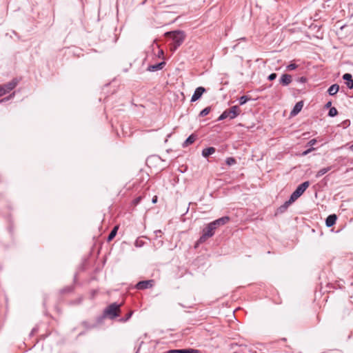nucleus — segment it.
<instances>
[{"label":"nucleus","mask_w":353,"mask_h":353,"mask_svg":"<svg viewBox=\"0 0 353 353\" xmlns=\"http://www.w3.org/2000/svg\"><path fill=\"white\" fill-rule=\"evenodd\" d=\"M166 37H171L172 43L170 45V50L174 52L184 41L185 34L182 30H174L165 33Z\"/></svg>","instance_id":"obj_1"},{"label":"nucleus","mask_w":353,"mask_h":353,"mask_svg":"<svg viewBox=\"0 0 353 353\" xmlns=\"http://www.w3.org/2000/svg\"><path fill=\"white\" fill-rule=\"evenodd\" d=\"M309 181H305L300 184L291 194V201H296L299 197H300L309 187Z\"/></svg>","instance_id":"obj_5"},{"label":"nucleus","mask_w":353,"mask_h":353,"mask_svg":"<svg viewBox=\"0 0 353 353\" xmlns=\"http://www.w3.org/2000/svg\"><path fill=\"white\" fill-rule=\"evenodd\" d=\"M154 285V281L153 279H150V280H145V281H141L139 282H138L136 285H135V288L137 289V290H145V289H149V288H152Z\"/></svg>","instance_id":"obj_7"},{"label":"nucleus","mask_w":353,"mask_h":353,"mask_svg":"<svg viewBox=\"0 0 353 353\" xmlns=\"http://www.w3.org/2000/svg\"><path fill=\"white\" fill-rule=\"evenodd\" d=\"M155 234H156V236H158L159 234H160L161 233V231L160 230H156L154 232Z\"/></svg>","instance_id":"obj_37"},{"label":"nucleus","mask_w":353,"mask_h":353,"mask_svg":"<svg viewBox=\"0 0 353 353\" xmlns=\"http://www.w3.org/2000/svg\"><path fill=\"white\" fill-rule=\"evenodd\" d=\"M157 201V197L155 196L153 199H152V203H155Z\"/></svg>","instance_id":"obj_38"},{"label":"nucleus","mask_w":353,"mask_h":353,"mask_svg":"<svg viewBox=\"0 0 353 353\" xmlns=\"http://www.w3.org/2000/svg\"><path fill=\"white\" fill-rule=\"evenodd\" d=\"M250 99V97H248L246 95H243L239 98V104L241 105L245 104L247 101H248Z\"/></svg>","instance_id":"obj_23"},{"label":"nucleus","mask_w":353,"mask_h":353,"mask_svg":"<svg viewBox=\"0 0 353 353\" xmlns=\"http://www.w3.org/2000/svg\"><path fill=\"white\" fill-rule=\"evenodd\" d=\"M196 139V135L191 134L183 142V147L185 148V147L188 146L189 145L192 144L195 141Z\"/></svg>","instance_id":"obj_16"},{"label":"nucleus","mask_w":353,"mask_h":353,"mask_svg":"<svg viewBox=\"0 0 353 353\" xmlns=\"http://www.w3.org/2000/svg\"><path fill=\"white\" fill-rule=\"evenodd\" d=\"M350 150L353 151V144L350 146Z\"/></svg>","instance_id":"obj_39"},{"label":"nucleus","mask_w":353,"mask_h":353,"mask_svg":"<svg viewBox=\"0 0 353 353\" xmlns=\"http://www.w3.org/2000/svg\"><path fill=\"white\" fill-rule=\"evenodd\" d=\"M294 201H291V197H290L288 201H285L282 205H281L278 208V211L280 213L284 212L288 209V208L290 206V205H291Z\"/></svg>","instance_id":"obj_17"},{"label":"nucleus","mask_w":353,"mask_h":353,"mask_svg":"<svg viewBox=\"0 0 353 353\" xmlns=\"http://www.w3.org/2000/svg\"><path fill=\"white\" fill-rule=\"evenodd\" d=\"M141 199H142L141 196H138L137 198L134 199V201H133L134 205H138L140 203V201H141Z\"/></svg>","instance_id":"obj_29"},{"label":"nucleus","mask_w":353,"mask_h":353,"mask_svg":"<svg viewBox=\"0 0 353 353\" xmlns=\"http://www.w3.org/2000/svg\"><path fill=\"white\" fill-rule=\"evenodd\" d=\"M70 288L67 290V291H70ZM64 291H66V290H64Z\"/></svg>","instance_id":"obj_43"},{"label":"nucleus","mask_w":353,"mask_h":353,"mask_svg":"<svg viewBox=\"0 0 353 353\" xmlns=\"http://www.w3.org/2000/svg\"><path fill=\"white\" fill-rule=\"evenodd\" d=\"M303 106V101H299L296 103L293 108V110L291 112V114L296 115L302 109Z\"/></svg>","instance_id":"obj_15"},{"label":"nucleus","mask_w":353,"mask_h":353,"mask_svg":"<svg viewBox=\"0 0 353 353\" xmlns=\"http://www.w3.org/2000/svg\"><path fill=\"white\" fill-rule=\"evenodd\" d=\"M241 112V110L238 105H234L229 109L225 110L218 118V121H222L227 118L230 119H234Z\"/></svg>","instance_id":"obj_2"},{"label":"nucleus","mask_w":353,"mask_h":353,"mask_svg":"<svg viewBox=\"0 0 353 353\" xmlns=\"http://www.w3.org/2000/svg\"><path fill=\"white\" fill-rule=\"evenodd\" d=\"M82 325H83L85 327H86V328H92V327H94V326H90V325H88V323L86 321H83V322L82 323Z\"/></svg>","instance_id":"obj_33"},{"label":"nucleus","mask_w":353,"mask_h":353,"mask_svg":"<svg viewBox=\"0 0 353 353\" xmlns=\"http://www.w3.org/2000/svg\"><path fill=\"white\" fill-rule=\"evenodd\" d=\"M216 229L211 226V223L207 225V226L203 230V233L201 237L199 239V243H202L205 242L208 239L212 237Z\"/></svg>","instance_id":"obj_4"},{"label":"nucleus","mask_w":353,"mask_h":353,"mask_svg":"<svg viewBox=\"0 0 353 353\" xmlns=\"http://www.w3.org/2000/svg\"><path fill=\"white\" fill-rule=\"evenodd\" d=\"M298 65L295 63H290L287 66V69L289 70H295Z\"/></svg>","instance_id":"obj_27"},{"label":"nucleus","mask_w":353,"mask_h":353,"mask_svg":"<svg viewBox=\"0 0 353 353\" xmlns=\"http://www.w3.org/2000/svg\"><path fill=\"white\" fill-rule=\"evenodd\" d=\"M307 81V79L304 77H301V78H299L298 79V81L300 82V83H305Z\"/></svg>","instance_id":"obj_32"},{"label":"nucleus","mask_w":353,"mask_h":353,"mask_svg":"<svg viewBox=\"0 0 353 353\" xmlns=\"http://www.w3.org/2000/svg\"><path fill=\"white\" fill-rule=\"evenodd\" d=\"M314 150V148H313L306 150L305 151L303 152L302 156H306L307 154H308L310 152L313 151Z\"/></svg>","instance_id":"obj_30"},{"label":"nucleus","mask_w":353,"mask_h":353,"mask_svg":"<svg viewBox=\"0 0 353 353\" xmlns=\"http://www.w3.org/2000/svg\"><path fill=\"white\" fill-rule=\"evenodd\" d=\"M236 159L234 157H228L225 160V163L228 165H232L236 163Z\"/></svg>","instance_id":"obj_25"},{"label":"nucleus","mask_w":353,"mask_h":353,"mask_svg":"<svg viewBox=\"0 0 353 353\" xmlns=\"http://www.w3.org/2000/svg\"><path fill=\"white\" fill-rule=\"evenodd\" d=\"M336 219L337 216L336 214H333L329 215L325 220L326 226L328 228L333 226L336 223Z\"/></svg>","instance_id":"obj_13"},{"label":"nucleus","mask_w":353,"mask_h":353,"mask_svg":"<svg viewBox=\"0 0 353 353\" xmlns=\"http://www.w3.org/2000/svg\"><path fill=\"white\" fill-rule=\"evenodd\" d=\"M19 81L13 79L11 81L0 85V97L12 90L18 84Z\"/></svg>","instance_id":"obj_6"},{"label":"nucleus","mask_w":353,"mask_h":353,"mask_svg":"<svg viewBox=\"0 0 353 353\" xmlns=\"http://www.w3.org/2000/svg\"><path fill=\"white\" fill-rule=\"evenodd\" d=\"M316 143V140L315 139H311L307 144L310 146L314 145Z\"/></svg>","instance_id":"obj_31"},{"label":"nucleus","mask_w":353,"mask_h":353,"mask_svg":"<svg viewBox=\"0 0 353 353\" xmlns=\"http://www.w3.org/2000/svg\"><path fill=\"white\" fill-rule=\"evenodd\" d=\"M332 167L331 166H329L327 168H323L322 169H321L320 170H319L316 174V178H319L321 177V176L324 175L325 173H327L328 171H330L331 170Z\"/></svg>","instance_id":"obj_21"},{"label":"nucleus","mask_w":353,"mask_h":353,"mask_svg":"<svg viewBox=\"0 0 353 353\" xmlns=\"http://www.w3.org/2000/svg\"><path fill=\"white\" fill-rule=\"evenodd\" d=\"M250 352H252V353H256V351H252V350H250Z\"/></svg>","instance_id":"obj_40"},{"label":"nucleus","mask_w":353,"mask_h":353,"mask_svg":"<svg viewBox=\"0 0 353 353\" xmlns=\"http://www.w3.org/2000/svg\"><path fill=\"white\" fill-rule=\"evenodd\" d=\"M131 316H132V312H130V313H128L127 315H126V318H125V319L124 321H128L131 317Z\"/></svg>","instance_id":"obj_36"},{"label":"nucleus","mask_w":353,"mask_h":353,"mask_svg":"<svg viewBox=\"0 0 353 353\" xmlns=\"http://www.w3.org/2000/svg\"><path fill=\"white\" fill-rule=\"evenodd\" d=\"M332 105V101H328L325 105V108H332L331 107Z\"/></svg>","instance_id":"obj_34"},{"label":"nucleus","mask_w":353,"mask_h":353,"mask_svg":"<svg viewBox=\"0 0 353 353\" xmlns=\"http://www.w3.org/2000/svg\"><path fill=\"white\" fill-rule=\"evenodd\" d=\"M168 353H199V351L198 350L188 348L181 350H170L168 351Z\"/></svg>","instance_id":"obj_12"},{"label":"nucleus","mask_w":353,"mask_h":353,"mask_svg":"<svg viewBox=\"0 0 353 353\" xmlns=\"http://www.w3.org/2000/svg\"><path fill=\"white\" fill-rule=\"evenodd\" d=\"M163 53V51H161V52H159V54H161Z\"/></svg>","instance_id":"obj_42"},{"label":"nucleus","mask_w":353,"mask_h":353,"mask_svg":"<svg viewBox=\"0 0 353 353\" xmlns=\"http://www.w3.org/2000/svg\"><path fill=\"white\" fill-rule=\"evenodd\" d=\"M339 90V85L338 84H333L329 88L327 92L330 95L333 96L338 92Z\"/></svg>","instance_id":"obj_19"},{"label":"nucleus","mask_w":353,"mask_h":353,"mask_svg":"<svg viewBox=\"0 0 353 353\" xmlns=\"http://www.w3.org/2000/svg\"><path fill=\"white\" fill-rule=\"evenodd\" d=\"M292 76L288 74H283L279 80V82L281 85L286 86L288 85L292 82Z\"/></svg>","instance_id":"obj_10"},{"label":"nucleus","mask_w":353,"mask_h":353,"mask_svg":"<svg viewBox=\"0 0 353 353\" xmlns=\"http://www.w3.org/2000/svg\"><path fill=\"white\" fill-rule=\"evenodd\" d=\"M119 229V225H116L113 228L110 233L109 234L107 241H111L116 236L117 230Z\"/></svg>","instance_id":"obj_20"},{"label":"nucleus","mask_w":353,"mask_h":353,"mask_svg":"<svg viewBox=\"0 0 353 353\" xmlns=\"http://www.w3.org/2000/svg\"><path fill=\"white\" fill-rule=\"evenodd\" d=\"M163 53V51H161V52H159V54H161Z\"/></svg>","instance_id":"obj_41"},{"label":"nucleus","mask_w":353,"mask_h":353,"mask_svg":"<svg viewBox=\"0 0 353 353\" xmlns=\"http://www.w3.org/2000/svg\"><path fill=\"white\" fill-rule=\"evenodd\" d=\"M205 91H206L205 88H204L203 87H201V86L196 88L193 95L192 96L191 102H195L197 100H199L201 97L202 94L204 92H205Z\"/></svg>","instance_id":"obj_9"},{"label":"nucleus","mask_w":353,"mask_h":353,"mask_svg":"<svg viewBox=\"0 0 353 353\" xmlns=\"http://www.w3.org/2000/svg\"><path fill=\"white\" fill-rule=\"evenodd\" d=\"M165 65V63L164 61H162L161 63L150 65L148 67V70L152 71V72L157 71V70H161L164 67Z\"/></svg>","instance_id":"obj_14"},{"label":"nucleus","mask_w":353,"mask_h":353,"mask_svg":"<svg viewBox=\"0 0 353 353\" xmlns=\"http://www.w3.org/2000/svg\"><path fill=\"white\" fill-rule=\"evenodd\" d=\"M276 77H277V75H276V73H272V74H270L268 76V79L270 81H273V80H274V79L276 78Z\"/></svg>","instance_id":"obj_28"},{"label":"nucleus","mask_w":353,"mask_h":353,"mask_svg":"<svg viewBox=\"0 0 353 353\" xmlns=\"http://www.w3.org/2000/svg\"><path fill=\"white\" fill-rule=\"evenodd\" d=\"M342 316L345 317L347 315L350 314V309L347 307L344 306L341 310Z\"/></svg>","instance_id":"obj_26"},{"label":"nucleus","mask_w":353,"mask_h":353,"mask_svg":"<svg viewBox=\"0 0 353 353\" xmlns=\"http://www.w3.org/2000/svg\"><path fill=\"white\" fill-rule=\"evenodd\" d=\"M350 121L349 120H345V121L343 122V124L344 126H348L350 125Z\"/></svg>","instance_id":"obj_35"},{"label":"nucleus","mask_w":353,"mask_h":353,"mask_svg":"<svg viewBox=\"0 0 353 353\" xmlns=\"http://www.w3.org/2000/svg\"><path fill=\"white\" fill-rule=\"evenodd\" d=\"M337 114H338V111H337V110L334 107H332V108H330V110H329V112H328V116H330L331 117H333L336 116Z\"/></svg>","instance_id":"obj_24"},{"label":"nucleus","mask_w":353,"mask_h":353,"mask_svg":"<svg viewBox=\"0 0 353 353\" xmlns=\"http://www.w3.org/2000/svg\"><path fill=\"white\" fill-rule=\"evenodd\" d=\"M343 79L345 81V84L349 89L353 88V79L350 73H345L343 76Z\"/></svg>","instance_id":"obj_11"},{"label":"nucleus","mask_w":353,"mask_h":353,"mask_svg":"<svg viewBox=\"0 0 353 353\" xmlns=\"http://www.w3.org/2000/svg\"><path fill=\"white\" fill-rule=\"evenodd\" d=\"M230 220V218L228 216H225L211 222V226H213L216 229L219 226L224 225L228 223Z\"/></svg>","instance_id":"obj_8"},{"label":"nucleus","mask_w":353,"mask_h":353,"mask_svg":"<svg viewBox=\"0 0 353 353\" xmlns=\"http://www.w3.org/2000/svg\"><path fill=\"white\" fill-rule=\"evenodd\" d=\"M210 111H211V108L207 107L200 112L199 116L201 117H203L208 115Z\"/></svg>","instance_id":"obj_22"},{"label":"nucleus","mask_w":353,"mask_h":353,"mask_svg":"<svg viewBox=\"0 0 353 353\" xmlns=\"http://www.w3.org/2000/svg\"><path fill=\"white\" fill-rule=\"evenodd\" d=\"M216 151V149L213 147H209V148H205L202 151V155L204 157H209L210 155L214 154Z\"/></svg>","instance_id":"obj_18"},{"label":"nucleus","mask_w":353,"mask_h":353,"mask_svg":"<svg viewBox=\"0 0 353 353\" xmlns=\"http://www.w3.org/2000/svg\"><path fill=\"white\" fill-rule=\"evenodd\" d=\"M120 312V305L113 303L108 306L104 310L103 314L111 319H114L119 316Z\"/></svg>","instance_id":"obj_3"}]
</instances>
